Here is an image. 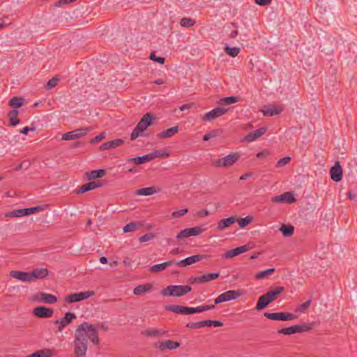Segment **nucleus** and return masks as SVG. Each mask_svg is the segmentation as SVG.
Returning a JSON list of instances; mask_svg holds the SVG:
<instances>
[{"instance_id": "f257e3e1", "label": "nucleus", "mask_w": 357, "mask_h": 357, "mask_svg": "<svg viewBox=\"0 0 357 357\" xmlns=\"http://www.w3.org/2000/svg\"><path fill=\"white\" fill-rule=\"evenodd\" d=\"M88 339L94 344L100 343L98 333L93 325L83 322L79 325L75 332L73 341L75 357H85L88 349Z\"/></svg>"}, {"instance_id": "f03ea898", "label": "nucleus", "mask_w": 357, "mask_h": 357, "mask_svg": "<svg viewBox=\"0 0 357 357\" xmlns=\"http://www.w3.org/2000/svg\"><path fill=\"white\" fill-rule=\"evenodd\" d=\"M153 118V116L149 114H145L141 120L138 122L136 127L133 129L130 135V139L132 141L135 140L138 137L142 136V133L151 124Z\"/></svg>"}, {"instance_id": "7ed1b4c3", "label": "nucleus", "mask_w": 357, "mask_h": 357, "mask_svg": "<svg viewBox=\"0 0 357 357\" xmlns=\"http://www.w3.org/2000/svg\"><path fill=\"white\" fill-rule=\"evenodd\" d=\"M192 288L188 285H169L165 288L162 294L164 296H182L190 291Z\"/></svg>"}, {"instance_id": "20e7f679", "label": "nucleus", "mask_w": 357, "mask_h": 357, "mask_svg": "<svg viewBox=\"0 0 357 357\" xmlns=\"http://www.w3.org/2000/svg\"><path fill=\"white\" fill-rule=\"evenodd\" d=\"M240 158V154L237 152L231 153L228 155L218 159L213 162V165L216 167H230L237 162Z\"/></svg>"}, {"instance_id": "39448f33", "label": "nucleus", "mask_w": 357, "mask_h": 357, "mask_svg": "<svg viewBox=\"0 0 357 357\" xmlns=\"http://www.w3.org/2000/svg\"><path fill=\"white\" fill-rule=\"evenodd\" d=\"M91 130V128H78L70 132L64 133L62 135L63 140H73L81 138L85 136L89 131Z\"/></svg>"}, {"instance_id": "423d86ee", "label": "nucleus", "mask_w": 357, "mask_h": 357, "mask_svg": "<svg viewBox=\"0 0 357 357\" xmlns=\"http://www.w3.org/2000/svg\"><path fill=\"white\" fill-rule=\"evenodd\" d=\"M241 296V293L238 291L236 290H229L227 291H225L221 294H220L215 299V305L229 301L231 300H235L237 298H238Z\"/></svg>"}, {"instance_id": "0eeeda50", "label": "nucleus", "mask_w": 357, "mask_h": 357, "mask_svg": "<svg viewBox=\"0 0 357 357\" xmlns=\"http://www.w3.org/2000/svg\"><path fill=\"white\" fill-rule=\"evenodd\" d=\"M94 295V291H82L79 293H74L69 294L66 298V301L67 303H75L84 301L92 296Z\"/></svg>"}, {"instance_id": "6e6552de", "label": "nucleus", "mask_w": 357, "mask_h": 357, "mask_svg": "<svg viewBox=\"0 0 357 357\" xmlns=\"http://www.w3.org/2000/svg\"><path fill=\"white\" fill-rule=\"evenodd\" d=\"M227 112V108L217 107L210 112H206L203 116L202 120L204 121H210L225 114Z\"/></svg>"}, {"instance_id": "1a4fd4ad", "label": "nucleus", "mask_w": 357, "mask_h": 357, "mask_svg": "<svg viewBox=\"0 0 357 357\" xmlns=\"http://www.w3.org/2000/svg\"><path fill=\"white\" fill-rule=\"evenodd\" d=\"M179 343L171 340H162L156 342L154 347L161 351L165 350H174L179 347Z\"/></svg>"}, {"instance_id": "9d476101", "label": "nucleus", "mask_w": 357, "mask_h": 357, "mask_svg": "<svg viewBox=\"0 0 357 357\" xmlns=\"http://www.w3.org/2000/svg\"><path fill=\"white\" fill-rule=\"evenodd\" d=\"M296 199L291 192H287L282 195L272 197L271 202L273 203H288L295 202Z\"/></svg>"}, {"instance_id": "9b49d317", "label": "nucleus", "mask_w": 357, "mask_h": 357, "mask_svg": "<svg viewBox=\"0 0 357 357\" xmlns=\"http://www.w3.org/2000/svg\"><path fill=\"white\" fill-rule=\"evenodd\" d=\"M76 318V315L73 312H68L66 313L64 317L61 319H56L54 321L55 324H58V331L61 332L63 328L68 325L72 321Z\"/></svg>"}, {"instance_id": "f8f14e48", "label": "nucleus", "mask_w": 357, "mask_h": 357, "mask_svg": "<svg viewBox=\"0 0 357 357\" xmlns=\"http://www.w3.org/2000/svg\"><path fill=\"white\" fill-rule=\"evenodd\" d=\"M204 258V257L203 255H195L188 257L183 260H181L178 261H174V264H176L179 267H185L187 266L192 265L198 261H200Z\"/></svg>"}, {"instance_id": "ddd939ff", "label": "nucleus", "mask_w": 357, "mask_h": 357, "mask_svg": "<svg viewBox=\"0 0 357 357\" xmlns=\"http://www.w3.org/2000/svg\"><path fill=\"white\" fill-rule=\"evenodd\" d=\"M250 250V246L248 245H242L237 247L236 248L229 250L227 251L223 255L222 257L225 259L233 258L236 256H238L240 254L244 253Z\"/></svg>"}, {"instance_id": "4468645a", "label": "nucleus", "mask_w": 357, "mask_h": 357, "mask_svg": "<svg viewBox=\"0 0 357 357\" xmlns=\"http://www.w3.org/2000/svg\"><path fill=\"white\" fill-rule=\"evenodd\" d=\"M33 314L39 318H50L52 317L54 311L51 308L44 306H39L33 309Z\"/></svg>"}, {"instance_id": "2eb2a0df", "label": "nucleus", "mask_w": 357, "mask_h": 357, "mask_svg": "<svg viewBox=\"0 0 357 357\" xmlns=\"http://www.w3.org/2000/svg\"><path fill=\"white\" fill-rule=\"evenodd\" d=\"M165 310L181 314H192V307H185L178 305H169L165 307Z\"/></svg>"}, {"instance_id": "dca6fc26", "label": "nucleus", "mask_w": 357, "mask_h": 357, "mask_svg": "<svg viewBox=\"0 0 357 357\" xmlns=\"http://www.w3.org/2000/svg\"><path fill=\"white\" fill-rule=\"evenodd\" d=\"M267 131V128L266 127H261L259 129H257L254 131L248 133L244 138V139L248 142H252L259 139L260 137L264 135Z\"/></svg>"}, {"instance_id": "f3484780", "label": "nucleus", "mask_w": 357, "mask_h": 357, "mask_svg": "<svg viewBox=\"0 0 357 357\" xmlns=\"http://www.w3.org/2000/svg\"><path fill=\"white\" fill-rule=\"evenodd\" d=\"M331 179L335 182L340 181L342 178V169L337 162L335 164L333 167H331L330 170Z\"/></svg>"}, {"instance_id": "a211bd4d", "label": "nucleus", "mask_w": 357, "mask_h": 357, "mask_svg": "<svg viewBox=\"0 0 357 357\" xmlns=\"http://www.w3.org/2000/svg\"><path fill=\"white\" fill-rule=\"evenodd\" d=\"M10 276L22 282H31L30 273L12 271L10 272Z\"/></svg>"}, {"instance_id": "6ab92c4d", "label": "nucleus", "mask_w": 357, "mask_h": 357, "mask_svg": "<svg viewBox=\"0 0 357 357\" xmlns=\"http://www.w3.org/2000/svg\"><path fill=\"white\" fill-rule=\"evenodd\" d=\"M167 333V331L163 328H149L142 331V334L148 337H158L165 335Z\"/></svg>"}, {"instance_id": "aec40b11", "label": "nucleus", "mask_w": 357, "mask_h": 357, "mask_svg": "<svg viewBox=\"0 0 357 357\" xmlns=\"http://www.w3.org/2000/svg\"><path fill=\"white\" fill-rule=\"evenodd\" d=\"M102 185V183L100 181H90L86 184H84L79 187L77 190V193H84L87 191L98 188Z\"/></svg>"}, {"instance_id": "412c9836", "label": "nucleus", "mask_w": 357, "mask_h": 357, "mask_svg": "<svg viewBox=\"0 0 357 357\" xmlns=\"http://www.w3.org/2000/svg\"><path fill=\"white\" fill-rule=\"evenodd\" d=\"M284 291V287L278 286L274 289L268 291L264 294L268 300L272 303Z\"/></svg>"}, {"instance_id": "4be33fe9", "label": "nucleus", "mask_w": 357, "mask_h": 357, "mask_svg": "<svg viewBox=\"0 0 357 357\" xmlns=\"http://www.w3.org/2000/svg\"><path fill=\"white\" fill-rule=\"evenodd\" d=\"M38 301L46 304H53L57 301V298L54 295L42 292L38 296Z\"/></svg>"}, {"instance_id": "5701e85b", "label": "nucleus", "mask_w": 357, "mask_h": 357, "mask_svg": "<svg viewBox=\"0 0 357 357\" xmlns=\"http://www.w3.org/2000/svg\"><path fill=\"white\" fill-rule=\"evenodd\" d=\"M235 217H229L228 218L221 219L218 223L217 229L218 231H222L229 227L235 222Z\"/></svg>"}, {"instance_id": "b1692460", "label": "nucleus", "mask_w": 357, "mask_h": 357, "mask_svg": "<svg viewBox=\"0 0 357 357\" xmlns=\"http://www.w3.org/2000/svg\"><path fill=\"white\" fill-rule=\"evenodd\" d=\"M49 271L47 269L44 268H36L31 273H30L31 277V282L34 279H43L48 275Z\"/></svg>"}, {"instance_id": "393cba45", "label": "nucleus", "mask_w": 357, "mask_h": 357, "mask_svg": "<svg viewBox=\"0 0 357 357\" xmlns=\"http://www.w3.org/2000/svg\"><path fill=\"white\" fill-rule=\"evenodd\" d=\"M173 264H174V261L170 260L162 264H155L150 267L149 271H151V273L161 272L165 270L167 267L172 265Z\"/></svg>"}, {"instance_id": "a878e982", "label": "nucleus", "mask_w": 357, "mask_h": 357, "mask_svg": "<svg viewBox=\"0 0 357 357\" xmlns=\"http://www.w3.org/2000/svg\"><path fill=\"white\" fill-rule=\"evenodd\" d=\"M178 131V126H174L168 128L165 130L162 131L158 135L159 138H169L176 134Z\"/></svg>"}, {"instance_id": "bb28decb", "label": "nucleus", "mask_w": 357, "mask_h": 357, "mask_svg": "<svg viewBox=\"0 0 357 357\" xmlns=\"http://www.w3.org/2000/svg\"><path fill=\"white\" fill-rule=\"evenodd\" d=\"M105 174V169H98V170H93L91 172H88L86 173V176L87 178L90 181L102 178Z\"/></svg>"}, {"instance_id": "cd10ccee", "label": "nucleus", "mask_w": 357, "mask_h": 357, "mask_svg": "<svg viewBox=\"0 0 357 357\" xmlns=\"http://www.w3.org/2000/svg\"><path fill=\"white\" fill-rule=\"evenodd\" d=\"M152 160L153 156L150 153H149L143 156L132 158L129 160V161L134 162L136 165H141L151 161Z\"/></svg>"}, {"instance_id": "c85d7f7f", "label": "nucleus", "mask_w": 357, "mask_h": 357, "mask_svg": "<svg viewBox=\"0 0 357 357\" xmlns=\"http://www.w3.org/2000/svg\"><path fill=\"white\" fill-rule=\"evenodd\" d=\"M152 288V284L146 283L145 284L138 285L134 289V294L135 295H142L144 293L149 291Z\"/></svg>"}, {"instance_id": "c756f323", "label": "nucleus", "mask_w": 357, "mask_h": 357, "mask_svg": "<svg viewBox=\"0 0 357 357\" xmlns=\"http://www.w3.org/2000/svg\"><path fill=\"white\" fill-rule=\"evenodd\" d=\"M271 303V302L265 296V294H263L259 298L255 309L257 310H261L264 309Z\"/></svg>"}, {"instance_id": "7c9ffc66", "label": "nucleus", "mask_w": 357, "mask_h": 357, "mask_svg": "<svg viewBox=\"0 0 357 357\" xmlns=\"http://www.w3.org/2000/svg\"><path fill=\"white\" fill-rule=\"evenodd\" d=\"M18 110L13 109L9 112L8 116L9 118V125L11 126H17L20 123V120L17 118Z\"/></svg>"}, {"instance_id": "2f4dec72", "label": "nucleus", "mask_w": 357, "mask_h": 357, "mask_svg": "<svg viewBox=\"0 0 357 357\" xmlns=\"http://www.w3.org/2000/svg\"><path fill=\"white\" fill-rule=\"evenodd\" d=\"M157 192L155 187L143 188L136 191V195L139 196H149Z\"/></svg>"}, {"instance_id": "473e14b6", "label": "nucleus", "mask_w": 357, "mask_h": 357, "mask_svg": "<svg viewBox=\"0 0 357 357\" xmlns=\"http://www.w3.org/2000/svg\"><path fill=\"white\" fill-rule=\"evenodd\" d=\"M239 98L236 96H229L220 98L218 101L220 105H229L238 102Z\"/></svg>"}, {"instance_id": "72a5a7b5", "label": "nucleus", "mask_w": 357, "mask_h": 357, "mask_svg": "<svg viewBox=\"0 0 357 357\" xmlns=\"http://www.w3.org/2000/svg\"><path fill=\"white\" fill-rule=\"evenodd\" d=\"M264 315L268 319L283 321L284 312H264Z\"/></svg>"}, {"instance_id": "f704fd0d", "label": "nucleus", "mask_w": 357, "mask_h": 357, "mask_svg": "<svg viewBox=\"0 0 357 357\" xmlns=\"http://www.w3.org/2000/svg\"><path fill=\"white\" fill-rule=\"evenodd\" d=\"M275 269L274 268H268L265 271H260V272L257 273L255 275V278L257 280L264 279L266 277L271 275L275 272Z\"/></svg>"}, {"instance_id": "c9c22d12", "label": "nucleus", "mask_w": 357, "mask_h": 357, "mask_svg": "<svg viewBox=\"0 0 357 357\" xmlns=\"http://www.w3.org/2000/svg\"><path fill=\"white\" fill-rule=\"evenodd\" d=\"M314 326V323L310 324H303L301 325H295L296 326V332L297 333H303L308 331L313 328Z\"/></svg>"}, {"instance_id": "e433bc0d", "label": "nucleus", "mask_w": 357, "mask_h": 357, "mask_svg": "<svg viewBox=\"0 0 357 357\" xmlns=\"http://www.w3.org/2000/svg\"><path fill=\"white\" fill-rule=\"evenodd\" d=\"M284 236H291L294 231V227L292 225H282L280 228Z\"/></svg>"}, {"instance_id": "4c0bfd02", "label": "nucleus", "mask_w": 357, "mask_h": 357, "mask_svg": "<svg viewBox=\"0 0 357 357\" xmlns=\"http://www.w3.org/2000/svg\"><path fill=\"white\" fill-rule=\"evenodd\" d=\"M219 273H206L202 275V282H206L215 280L219 277Z\"/></svg>"}, {"instance_id": "58836bf2", "label": "nucleus", "mask_w": 357, "mask_h": 357, "mask_svg": "<svg viewBox=\"0 0 357 357\" xmlns=\"http://www.w3.org/2000/svg\"><path fill=\"white\" fill-rule=\"evenodd\" d=\"M282 112V109L279 107L268 108L264 111V115L266 116H273L279 114Z\"/></svg>"}, {"instance_id": "ea45409f", "label": "nucleus", "mask_w": 357, "mask_h": 357, "mask_svg": "<svg viewBox=\"0 0 357 357\" xmlns=\"http://www.w3.org/2000/svg\"><path fill=\"white\" fill-rule=\"evenodd\" d=\"M225 52L230 56L235 57L240 52V49L238 47H229L228 45L225 46Z\"/></svg>"}, {"instance_id": "a19ab883", "label": "nucleus", "mask_w": 357, "mask_h": 357, "mask_svg": "<svg viewBox=\"0 0 357 357\" xmlns=\"http://www.w3.org/2000/svg\"><path fill=\"white\" fill-rule=\"evenodd\" d=\"M38 357H52L54 354V351L50 349H45L36 351Z\"/></svg>"}, {"instance_id": "79ce46f5", "label": "nucleus", "mask_w": 357, "mask_h": 357, "mask_svg": "<svg viewBox=\"0 0 357 357\" xmlns=\"http://www.w3.org/2000/svg\"><path fill=\"white\" fill-rule=\"evenodd\" d=\"M22 216H24V208L14 210L13 211L6 213V217H8V218H20V217H22Z\"/></svg>"}, {"instance_id": "37998d69", "label": "nucleus", "mask_w": 357, "mask_h": 357, "mask_svg": "<svg viewBox=\"0 0 357 357\" xmlns=\"http://www.w3.org/2000/svg\"><path fill=\"white\" fill-rule=\"evenodd\" d=\"M278 333L284 334V335H292L296 333V326H291L287 328H284L278 330Z\"/></svg>"}, {"instance_id": "c03bdc74", "label": "nucleus", "mask_w": 357, "mask_h": 357, "mask_svg": "<svg viewBox=\"0 0 357 357\" xmlns=\"http://www.w3.org/2000/svg\"><path fill=\"white\" fill-rule=\"evenodd\" d=\"M252 219H253L252 217L248 215V216H246L245 218H241L240 220H238V223L240 227L243 228V227H246L249 224H250Z\"/></svg>"}, {"instance_id": "a18cd8bd", "label": "nucleus", "mask_w": 357, "mask_h": 357, "mask_svg": "<svg viewBox=\"0 0 357 357\" xmlns=\"http://www.w3.org/2000/svg\"><path fill=\"white\" fill-rule=\"evenodd\" d=\"M153 156V160L155 158H167L169 155V153L166 151H163L161 150L155 151L153 153H150Z\"/></svg>"}, {"instance_id": "49530a36", "label": "nucleus", "mask_w": 357, "mask_h": 357, "mask_svg": "<svg viewBox=\"0 0 357 357\" xmlns=\"http://www.w3.org/2000/svg\"><path fill=\"white\" fill-rule=\"evenodd\" d=\"M9 105L20 107L23 105V100L19 97H13L10 100Z\"/></svg>"}, {"instance_id": "de8ad7c7", "label": "nucleus", "mask_w": 357, "mask_h": 357, "mask_svg": "<svg viewBox=\"0 0 357 357\" xmlns=\"http://www.w3.org/2000/svg\"><path fill=\"white\" fill-rule=\"evenodd\" d=\"M139 225L137 222H130L123 227V230L124 232H130L135 231Z\"/></svg>"}, {"instance_id": "09e8293b", "label": "nucleus", "mask_w": 357, "mask_h": 357, "mask_svg": "<svg viewBox=\"0 0 357 357\" xmlns=\"http://www.w3.org/2000/svg\"><path fill=\"white\" fill-rule=\"evenodd\" d=\"M194 22L191 18L183 17L181 20L180 24L184 27H190L194 24Z\"/></svg>"}, {"instance_id": "8fccbe9b", "label": "nucleus", "mask_w": 357, "mask_h": 357, "mask_svg": "<svg viewBox=\"0 0 357 357\" xmlns=\"http://www.w3.org/2000/svg\"><path fill=\"white\" fill-rule=\"evenodd\" d=\"M40 210H41L40 206H34V207H31V208H24V216L29 215L32 213L38 212Z\"/></svg>"}, {"instance_id": "3c124183", "label": "nucleus", "mask_w": 357, "mask_h": 357, "mask_svg": "<svg viewBox=\"0 0 357 357\" xmlns=\"http://www.w3.org/2000/svg\"><path fill=\"white\" fill-rule=\"evenodd\" d=\"M311 303H312V301L310 299H309L307 301H305V303L300 305L298 307L297 310L299 311L300 312H303L305 310H307L310 307Z\"/></svg>"}, {"instance_id": "603ef678", "label": "nucleus", "mask_w": 357, "mask_h": 357, "mask_svg": "<svg viewBox=\"0 0 357 357\" xmlns=\"http://www.w3.org/2000/svg\"><path fill=\"white\" fill-rule=\"evenodd\" d=\"M218 135V130H214L204 135L203 139L204 141H208L211 139L217 137Z\"/></svg>"}, {"instance_id": "864d4df0", "label": "nucleus", "mask_w": 357, "mask_h": 357, "mask_svg": "<svg viewBox=\"0 0 357 357\" xmlns=\"http://www.w3.org/2000/svg\"><path fill=\"white\" fill-rule=\"evenodd\" d=\"M290 160H291L290 157H289V156L284 157V158L280 159L277 162L276 166L278 167H283V166L286 165L287 164H288L290 162Z\"/></svg>"}, {"instance_id": "5fc2aeb1", "label": "nucleus", "mask_w": 357, "mask_h": 357, "mask_svg": "<svg viewBox=\"0 0 357 357\" xmlns=\"http://www.w3.org/2000/svg\"><path fill=\"white\" fill-rule=\"evenodd\" d=\"M190 235L189 228L185 229L181 231L176 235V238H179V239L184 238H188V237H190Z\"/></svg>"}, {"instance_id": "6e6d98bb", "label": "nucleus", "mask_w": 357, "mask_h": 357, "mask_svg": "<svg viewBox=\"0 0 357 357\" xmlns=\"http://www.w3.org/2000/svg\"><path fill=\"white\" fill-rule=\"evenodd\" d=\"M189 231H190V236H198L199 234H200L203 231L202 229H201L199 227L189 228Z\"/></svg>"}, {"instance_id": "4d7b16f0", "label": "nucleus", "mask_w": 357, "mask_h": 357, "mask_svg": "<svg viewBox=\"0 0 357 357\" xmlns=\"http://www.w3.org/2000/svg\"><path fill=\"white\" fill-rule=\"evenodd\" d=\"M109 142L111 144V148L114 149V148L121 146L124 142L121 139H116L109 141Z\"/></svg>"}, {"instance_id": "13d9d810", "label": "nucleus", "mask_w": 357, "mask_h": 357, "mask_svg": "<svg viewBox=\"0 0 357 357\" xmlns=\"http://www.w3.org/2000/svg\"><path fill=\"white\" fill-rule=\"evenodd\" d=\"M59 79L56 77L50 79L47 83V88L50 89L56 86L58 84Z\"/></svg>"}, {"instance_id": "bf43d9fd", "label": "nucleus", "mask_w": 357, "mask_h": 357, "mask_svg": "<svg viewBox=\"0 0 357 357\" xmlns=\"http://www.w3.org/2000/svg\"><path fill=\"white\" fill-rule=\"evenodd\" d=\"M187 213H188V209L184 208V209H181L178 211H174L172 213V215L173 218H179V217L184 215Z\"/></svg>"}, {"instance_id": "052dcab7", "label": "nucleus", "mask_w": 357, "mask_h": 357, "mask_svg": "<svg viewBox=\"0 0 357 357\" xmlns=\"http://www.w3.org/2000/svg\"><path fill=\"white\" fill-rule=\"evenodd\" d=\"M154 237V235L152 233H148L139 238L140 242H147L153 239Z\"/></svg>"}, {"instance_id": "680f3d73", "label": "nucleus", "mask_w": 357, "mask_h": 357, "mask_svg": "<svg viewBox=\"0 0 357 357\" xmlns=\"http://www.w3.org/2000/svg\"><path fill=\"white\" fill-rule=\"evenodd\" d=\"M150 59L154 61H156L160 64H163L165 63L164 57H158L155 55L154 53H151L149 56Z\"/></svg>"}, {"instance_id": "e2e57ef3", "label": "nucleus", "mask_w": 357, "mask_h": 357, "mask_svg": "<svg viewBox=\"0 0 357 357\" xmlns=\"http://www.w3.org/2000/svg\"><path fill=\"white\" fill-rule=\"evenodd\" d=\"M105 137V133H100L98 135L96 136L94 138L91 139L90 142L91 144H97L101 140H102Z\"/></svg>"}, {"instance_id": "0e129e2a", "label": "nucleus", "mask_w": 357, "mask_h": 357, "mask_svg": "<svg viewBox=\"0 0 357 357\" xmlns=\"http://www.w3.org/2000/svg\"><path fill=\"white\" fill-rule=\"evenodd\" d=\"M187 328H199L201 327V321L199 322H189L186 325Z\"/></svg>"}, {"instance_id": "69168bd1", "label": "nucleus", "mask_w": 357, "mask_h": 357, "mask_svg": "<svg viewBox=\"0 0 357 357\" xmlns=\"http://www.w3.org/2000/svg\"><path fill=\"white\" fill-rule=\"evenodd\" d=\"M76 1L77 0H59L57 2L55 3V6L59 7V6H61L63 5H65V4H68L70 3H72V2H74V1Z\"/></svg>"}, {"instance_id": "338daca9", "label": "nucleus", "mask_w": 357, "mask_h": 357, "mask_svg": "<svg viewBox=\"0 0 357 357\" xmlns=\"http://www.w3.org/2000/svg\"><path fill=\"white\" fill-rule=\"evenodd\" d=\"M296 318V316L291 313L284 312L283 321L293 320Z\"/></svg>"}, {"instance_id": "774afa93", "label": "nucleus", "mask_w": 357, "mask_h": 357, "mask_svg": "<svg viewBox=\"0 0 357 357\" xmlns=\"http://www.w3.org/2000/svg\"><path fill=\"white\" fill-rule=\"evenodd\" d=\"M208 214H209L208 211L206 210V209H204V210H201V211H197L196 215L199 218H204L206 216H208Z\"/></svg>"}]
</instances>
